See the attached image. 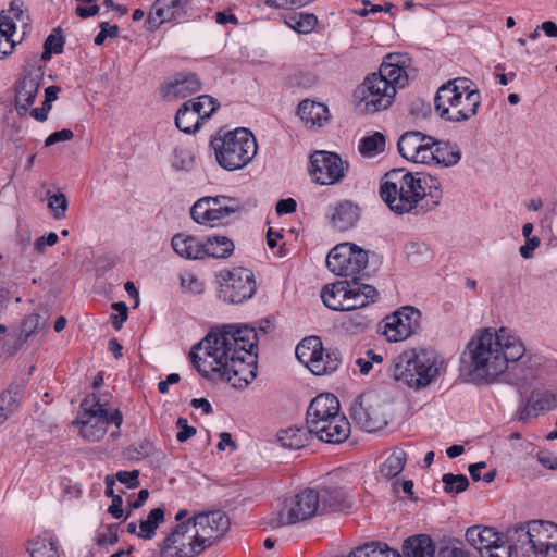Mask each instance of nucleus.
I'll list each match as a JSON object with an SVG mask.
<instances>
[{"instance_id": "obj_57", "label": "nucleus", "mask_w": 557, "mask_h": 557, "mask_svg": "<svg viewBox=\"0 0 557 557\" xmlns=\"http://www.w3.org/2000/svg\"><path fill=\"white\" fill-rule=\"evenodd\" d=\"M181 285L184 289L194 294H201L205 289L203 283L193 273H186L182 275Z\"/></svg>"}, {"instance_id": "obj_13", "label": "nucleus", "mask_w": 557, "mask_h": 557, "mask_svg": "<svg viewBox=\"0 0 557 557\" xmlns=\"http://www.w3.org/2000/svg\"><path fill=\"white\" fill-rule=\"evenodd\" d=\"M368 251L352 243H342L326 256L327 269L339 276L356 277L368 265Z\"/></svg>"}, {"instance_id": "obj_26", "label": "nucleus", "mask_w": 557, "mask_h": 557, "mask_svg": "<svg viewBox=\"0 0 557 557\" xmlns=\"http://www.w3.org/2000/svg\"><path fill=\"white\" fill-rule=\"evenodd\" d=\"M466 540L483 556L487 549L497 547V543L502 541V534L491 527L480 528L474 525L466 531Z\"/></svg>"}, {"instance_id": "obj_6", "label": "nucleus", "mask_w": 557, "mask_h": 557, "mask_svg": "<svg viewBox=\"0 0 557 557\" xmlns=\"http://www.w3.org/2000/svg\"><path fill=\"white\" fill-rule=\"evenodd\" d=\"M306 425L320 441L339 444L350 434V423L339 413V400L333 394L314 397L306 413Z\"/></svg>"}, {"instance_id": "obj_43", "label": "nucleus", "mask_w": 557, "mask_h": 557, "mask_svg": "<svg viewBox=\"0 0 557 557\" xmlns=\"http://www.w3.org/2000/svg\"><path fill=\"white\" fill-rule=\"evenodd\" d=\"M285 23L299 34H309L314 29L318 18L311 13L294 12L286 17Z\"/></svg>"}, {"instance_id": "obj_34", "label": "nucleus", "mask_w": 557, "mask_h": 557, "mask_svg": "<svg viewBox=\"0 0 557 557\" xmlns=\"http://www.w3.org/2000/svg\"><path fill=\"white\" fill-rule=\"evenodd\" d=\"M203 245V259H226L233 255L235 248L233 240L226 236H208Z\"/></svg>"}, {"instance_id": "obj_35", "label": "nucleus", "mask_w": 557, "mask_h": 557, "mask_svg": "<svg viewBox=\"0 0 557 557\" xmlns=\"http://www.w3.org/2000/svg\"><path fill=\"white\" fill-rule=\"evenodd\" d=\"M375 76H381L386 82L388 89L404 88L408 85L409 77L406 69L396 63L381 64L380 70L375 73Z\"/></svg>"}, {"instance_id": "obj_8", "label": "nucleus", "mask_w": 557, "mask_h": 557, "mask_svg": "<svg viewBox=\"0 0 557 557\" xmlns=\"http://www.w3.org/2000/svg\"><path fill=\"white\" fill-rule=\"evenodd\" d=\"M379 292L372 285L362 283L360 277L326 285L321 292L324 305L335 311H352L375 302Z\"/></svg>"}, {"instance_id": "obj_16", "label": "nucleus", "mask_w": 557, "mask_h": 557, "mask_svg": "<svg viewBox=\"0 0 557 557\" xmlns=\"http://www.w3.org/2000/svg\"><path fill=\"white\" fill-rule=\"evenodd\" d=\"M349 163L337 153L317 150L310 154L308 172L319 185H334L343 181Z\"/></svg>"}, {"instance_id": "obj_19", "label": "nucleus", "mask_w": 557, "mask_h": 557, "mask_svg": "<svg viewBox=\"0 0 557 557\" xmlns=\"http://www.w3.org/2000/svg\"><path fill=\"white\" fill-rule=\"evenodd\" d=\"M430 145H434V138L419 131L404 133L397 143V148L403 158L413 163L429 164L432 159Z\"/></svg>"}, {"instance_id": "obj_53", "label": "nucleus", "mask_w": 557, "mask_h": 557, "mask_svg": "<svg viewBox=\"0 0 557 557\" xmlns=\"http://www.w3.org/2000/svg\"><path fill=\"white\" fill-rule=\"evenodd\" d=\"M41 325V317L37 313L27 315L21 325V335H23V342H26L29 336L35 334Z\"/></svg>"}, {"instance_id": "obj_20", "label": "nucleus", "mask_w": 557, "mask_h": 557, "mask_svg": "<svg viewBox=\"0 0 557 557\" xmlns=\"http://www.w3.org/2000/svg\"><path fill=\"white\" fill-rule=\"evenodd\" d=\"M123 422V414L119 409L109 413L108 409H98V413L89 414V417L81 418L74 423L79 424L81 435L89 442L100 441L107 433L109 423L120 429Z\"/></svg>"}, {"instance_id": "obj_44", "label": "nucleus", "mask_w": 557, "mask_h": 557, "mask_svg": "<svg viewBox=\"0 0 557 557\" xmlns=\"http://www.w3.org/2000/svg\"><path fill=\"white\" fill-rule=\"evenodd\" d=\"M385 150V136L375 132L372 135L364 136L359 143V152L363 157H374Z\"/></svg>"}, {"instance_id": "obj_4", "label": "nucleus", "mask_w": 557, "mask_h": 557, "mask_svg": "<svg viewBox=\"0 0 557 557\" xmlns=\"http://www.w3.org/2000/svg\"><path fill=\"white\" fill-rule=\"evenodd\" d=\"M389 371L395 381L419 391L444 373L446 364L435 350L418 348L405 350L396 357Z\"/></svg>"}, {"instance_id": "obj_29", "label": "nucleus", "mask_w": 557, "mask_h": 557, "mask_svg": "<svg viewBox=\"0 0 557 557\" xmlns=\"http://www.w3.org/2000/svg\"><path fill=\"white\" fill-rule=\"evenodd\" d=\"M39 83L30 75L24 76L16 85L15 108L20 115L25 114L33 106L38 94Z\"/></svg>"}, {"instance_id": "obj_64", "label": "nucleus", "mask_w": 557, "mask_h": 557, "mask_svg": "<svg viewBox=\"0 0 557 557\" xmlns=\"http://www.w3.org/2000/svg\"><path fill=\"white\" fill-rule=\"evenodd\" d=\"M541 240L537 236L525 239V244L519 248V252L522 258L530 259L533 256V251L540 246Z\"/></svg>"}, {"instance_id": "obj_38", "label": "nucleus", "mask_w": 557, "mask_h": 557, "mask_svg": "<svg viewBox=\"0 0 557 557\" xmlns=\"http://www.w3.org/2000/svg\"><path fill=\"white\" fill-rule=\"evenodd\" d=\"M191 0H157L154 13L162 21L176 18L186 13Z\"/></svg>"}, {"instance_id": "obj_51", "label": "nucleus", "mask_w": 557, "mask_h": 557, "mask_svg": "<svg viewBox=\"0 0 557 557\" xmlns=\"http://www.w3.org/2000/svg\"><path fill=\"white\" fill-rule=\"evenodd\" d=\"M154 446L149 440H143L129 446L126 455L129 459H144L153 454Z\"/></svg>"}, {"instance_id": "obj_23", "label": "nucleus", "mask_w": 557, "mask_h": 557, "mask_svg": "<svg viewBox=\"0 0 557 557\" xmlns=\"http://www.w3.org/2000/svg\"><path fill=\"white\" fill-rule=\"evenodd\" d=\"M201 89V83L194 73H180L164 87V96L169 98H186Z\"/></svg>"}, {"instance_id": "obj_46", "label": "nucleus", "mask_w": 557, "mask_h": 557, "mask_svg": "<svg viewBox=\"0 0 557 557\" xmlns=\"http://www.w3.org/2000/svg\"><path fill=\"white\" fill-rule=\"evenodd\" d=\"M4 21L5 16L2 15L0 18V60L9 57L16 46V42L12 39L13 30L12 25H8Z\"/></svg>"}, {"instance_id": "obj_10", "label": "nucleus", "mask_w": 557, "mask_h": 557, "mask_svg": "<svg viewBox=\"0 0 557 557\" xmlns=\"http://www.w3.org/2000/svg\"><path fill=\"white\" fill-rule=\"evenodd\" d=\"M318 492L313 488L304 490L286 499L282 508L270 518L272 528H282L311 519L321 515Z\"/></svg>"}, {"instance_id": "obj_15", "label": "nucleus", "mask_w": 557, "mask_h": 557, "mask_svg": "<svg viewBox=\"0 0 557 557\" xmlns=\"http://www.w3.org/2000/svg\"><path fill=\"white\" fill-rule=\"evenodd\" d=\"M191 522L176 523L159 544L160 557H196L203 550Z\"/></svg>"}, {"instance_id": "obj_63", "label": "nucleus", "mask_w": 557, "mask_h": 557, "mask_svg": "<svg viewBox=\"0 0 557 557\" xmlns=\"http://www.w3.org/2000/svg\"><path fill=\"white\" fill-rule=\"evenodd\" d=\"M513 554L515 553L509 544L507 543V545H505L504 541L502 540L497 543V547L487 549L483 557H511Z\"/></svg>"}, {"instance_id": "obj_49", "label": "nucleus", "mask_w": 557, "mask_h": 557, "mask_svg": "<svg viewBox=\"0 0 557 557\" xmlns=\"http://www.w3.org/2000/svg\"><path fill=\"white\" fill-rule=\"evenodd\" d=\"M442 482L447 494H460L469 486V480L465 474L445 473L442 476Z\"/></svg>"}, {"instance_id": "obj_3", "label": "nucleus", "mask_w": 557, "mask_h": 557, "mask_svg": "<svg viewBox=\"0 0 557 557\" xmlns=\"http://www.w3.org/2000/svg\"><path fill=\"white\" fill-rule=\"evenodd\" d=\"M380 195L393 212L418 214L437 206L442 190L437 180L431 175L394 169L385 174Z\"/></svg>"}, {"instance_id": "obj_45", "label": "nucleus", "mask_w": 557, "mask_h": 557, "mask_svg": "<svg viewBox=\"0 0 557 557\" xmlns=\"http://www.w3.org/2000/svg\"><path fill=\"white\" fill-rule=\"evenodd\" d=\"M27 552L32 557H59L55 543L46 537H37L28 542Z\"/></svg>"}, {"instance_id": "obj_14", "label": "nucleus", "mask_w": 557, "mask_h": 557, "mask_svg": "<svg viewBox=\"0 0 557 557\" xmlns=\"http://www.w3.org/2000/svg\"><path fill=\"white\" fill-rule=\"evenodd\" d=\"M388 406L373 394H362L350 407L352 420L367 432H376L387 425Z\"/></svg>"}, {"instance_id": "obj_30", "label": "nucleus", "mask_w": 557, "mask_h": 557, "mask_svg": "<svg viewBox=\"0 0 557 557\" xmlns=\"http://www.w3.org/2000/svg\"><path fill=\"white\" fill-rule=\"evenodd\" d=\"M171 244L174 251L183 258L191 260L203 259V240L194 236L176 234L173 236Z\"/></svg>"}, {"instance_id": "obj_28", "label": "nucleus", "mask_w": 557, "mask_h": 557, "mask_svg": "<svg viewBox=\"0 0 557 557\" xmlns=\"http://www.w3.org/2000/svg\"><path fill=\"white\" fill-rule=\"evenodd\" d=\"M297 114L308 127H321L330 120L329 108L309 99L302 100L297 109Z\"/></svg>"}, {"instance_id": "obj_1", "label": "nucleus", "mask_w": 557, "mask_h": 557, "mask_svg": "<svg viewBox=\"0 0 557 557\" xmlns=\"http://www.w3.org/2000/svg\"><path fill=\"white\" fill-rule=\"evenodd\" d=\"M258 333L249 325L226 324L212 329L199 347L205 349V358L189 354L198 372L207 380L224 381L234 388L246 387L256 377L255 350Z\"/></svg>"}, {"instance_id": "obj_7", "label": "nucleus", "mask_w": 557, "mask_h": 557, "mask_svg": "<svg viewBox=\"0 0 557 557\" xmlns=\"http://www.w3.org/2000/svg\"><path fill=\"white\" fill-rule=\"evenodd\" d=\"M216 162L226 171L245 168L257 154L258 145L253 134L244 127L218 135L210 141Z\"/></svg>"}, {"instance_id": "obj_59", "label": "nucleus", "mask_w": 557, "mask_h": 557, "mask_svg": "<svg viewBox=\"0 0 557 557\" xmlns=\"http://www.w3.org/2000/svg\"><path fill=\"white\" fill-rule=\"evenodd\" d=\"M112 308L119 312V314L111 315L112 325L115 330H120L122 327L123 322L128 317V308L125 302H113Z\"/></svg>"}, {"instance_id": "obj_18", "label": "nucleus", "mask_w": 557, "mask_h": 557, "mask_svg": "<svg viewBox=\"0 0 557 557\" xmlns=\"http://www.w3.org/2000/svg\"><path fill=\"white\" fill-rule=\"evenodd\" d=\"M420 315V311L412 307L401 308L386 317L383 335L388 342H400L408 338L418 331Z\"/></svg>"}, {"instance_id": "obj_41", "label": "nucleus", "mask_w": 557, "mask_h": 557, "mask_svg": "<svg viewBox=\"0 0 557 557\" xmlns=\"http://www.w3.org/2000/svg\"><path fill=\"white\" fill-rule=\"evenodd\" d=\"M407 455L404 449L396 447L386 460L381 465L380 472L387 479L398 475L406 463Z\"/></svg>"}, {"instance_id": "obj_37", "label": "nucleus", "mask_w": 557, "mask_h": 557, "mask_svg": "<svg viewBox=\"0 0 557 557\" xmlns=\"http://www.w3.org/2000/svg\"><path fill=\"white\" fill-rule=\"evenodd\" d=\"M322 348V343L319 337L310 336L304 338L295 349L297 359L311 370L312 364L315 362L317 356Z\"/></svg>"}, {"instance_id": "obj_36", "label": "nucleus", "mask_w": 557, "mask_h": 557, "mask_svg": "<svg viewBox=\"0 0 557 557\" xmlns=\"http://www.w3.org/2000/svg\"><path fill=\"white\" fill-rule=\"evenodd\" d=\"M339 364L341 352L338 349L324 350L322 347L310 371L314 375H325L336 371Z\"/></svg>"}, {"instance_id": "obj_11", "label": "nucleus", "mask_w": 557, "mask_h": 557, "mask_svg": "<svg viewBox=\"0 0 557 557\" xmlns=\"http://www.w3.org/2000/svg\"><path fill=\"white\" fill-rule=\"evenodd\" d=\"M356 108L361 113L373 114L389 108L395 98V90L375 73L369 74L354 92Z\"/></svg>"}, {"instance_id": "obj_27", "label": "nucleus", "mask_w": 557, "mask_h": 557, "mask_svg": "<svg viewBox=\"0 0 557 557\" xmlns=\"http://www.w3.org/2000/svg\"><path fill=\"white\" fill-rule=\"evenodd\" d=\"M432 159L430 164H441L445 168L456 165L461 159V151L457 144L447 140H436L430 145Z\"/></svg>"}, {"instance_id": "obj_48", "label": "nucleus", "mask_w": 557, "mask_h": 557, "mask_svg": "<svg viewBox=\"0 0 557 557\" xmlns=\"http://www.w3.org/2000/svg\"><path fill=\"white\" fill-rule=\"evenodd\" d=\"M47 200L48 208L55 220L65 218L69 202L63 193L51 194L50 190H47Z\"/></svg>"}, {"instance_id": "obj_54", "label": "nucleus", "mask_w": 557, "mask_h": 557, "mask_svg": "<svg viewBox=\"0 0 557 557\" xmlns=\"http://www.w3.org/2000/svg\"><path fill=\"white\" fill-rule=\"evenodd\" d=\"M357 309L350 311L351 313L347 315L344 324L349 330L362 331L371 323V320L363 313L356 311Z\"/></svg>"}, {"instance_id": "obj_32", "label": "nucleus", "mask_w": 557, "mask_h": 557, "mask_svg": "<svg viewBox=\"0 0 557 557\" xmlns=\"http://www.w3.org/2000/svg\"><path fill=\"white\" fill-rule=\"evenodd\" d=\"M358 219V207L347 200L339 202L331 215L332 225L338 231L351 228Z\"/></svg>"}, {"instance_id": "obj_22", "label": "nucleus", "mask_w": 557, "mask_h": 557, "mask_svg": "<svg viewBox=\"0 0 557 557\" xmlns=\"http://www.w3.org/2000/svg\"><path fill=\"white\" fill-rule=\"evenodd\" d=\"M532 521L509 527L505 533L506 542L515 555L519 553L524 557H533Z\"/></svg>"}, {"instance_id": "obj_61", "label": "nucleus", "mask_w": 557, "mask_h": 557, "mask_svg": "<svg viewBox=\"0 0 557 557\" xmlns=\"http://www.w3.org/2000/svg\"><path fill=\"white\" fill-rule=\"evenodd\" d=\"M116 479L119 482L125 484L128 488H136L139 486V471L133 470V471H119L116 473Z\"/></svg>"}, {"instance_id": "obj_58", "label": "nucleus", "mask_w": 557, "mask_h": 557, "mask_svg": "<svg viewBox=\"0 0 557 557\" xmlns=\"http://www.w3.org/2000/svg\"><path fill=\"white\" fill-rule=\"evenodd\" d=\"M119 34L117 25H110L108 22H102L100 24V32L96 35L94 42L97 46H101L107 37L114 38Z\"/></svg>"}, {"instance_id": "obj_55", "label": "nucleus", "mask_w": 557, "mask_h": 557, "mask_svg": "<svg viewBox=\"0 0 557 557\" xmlns=\"http://www.w3.org/2000/svg\"><path fill=\"white\" fill-rule=\"evenodd\" d=\"M171 162L175 170H188L193 163V158L184 149L175 148Z\"/></svg>"}, {"instance_id": "obj_17", "label": "nucleus", "mask_w": 557, "mask_h": 557, "mask_svg": "<svg viewBox=\"0 0 557 557\" xmlns=\"http://www.w3.org/2000/svg\"><path fill=\"white\" fill-rule=\"evenodd\" d=\"M193 522L202 550L220 541L230 528L228 517L220 510L199 512L193 517Z\"/></svg>"}, {"instance_id": "obj_50", "label": "nucleus", "mask_w": 557, "mask_h": 557, "mask_svg": "<svg viewBox=\"0 0 557 557\" xmlns=\"http://www.w3.org/2000/svg\"><path fill=\"white\" fill-rule=\"evenodd\" d=\"M21 387L10 386L5 392L0 395V406L4 407L8 412L13 414L20 405Z\"/></svg>"}, {"instance_id": "obj_5", "label": "nucleus", "mask_w": 557, "mask_h": 557, "mask_svg": "<svg viewBox=\"0 0 557 557\" xmlns=\"http://www.w3.org/2000/svg\"><path fill=\"white\" fill-rule=\"evenodd\" d=\"M434 104L442 120L461 123L476 115L481 95L472 81L458 77L448 81L437 89Z\"/></svg>"}, {"instance_id": "obj_33", "label": "nucleus", "mask_w": 557, "mask_h": 557, "mask_svg": "<svg viewBox=\"0 0 557 557\" xmlns=\"http://www.w3.org/2000/svg\"><path fill=\"white\" fill-rule=\"evenodd\" d=\"M313 434L306 428H287L277 432V441L285 448L300 449L304 448Z\"/></svg>"}, {"instance_id": "obj_62", "label": "nucleus", "mask_w": 557, "mask_h": 557, "mask_svg": "<svg viewBox=\"0 0 557 557\" xmlns=\"http://www.w3.org/2000/svg\"><path fill=\"white\" fill-rule=\"evenodd\" d=\"M74 137V133L71 129L64 128L50 134L46 140L45 146L50 147L60 141H67Z\"/></svg>"}, {"instance_id": "obj_24", "label": "nucleus", "mask_w": 557, "mask_h": 557, "mask_svg": "<svg viewBox=\"0 0 557 557\" xmlns=\"http://www.w3.org/2000/svg\"><path fill=\"white\" fill-rule=\"evenodd\" d=\"M555 395L548 391H534L530 395L525 406L519 412V420L528 422L539 413L548 411L555 407Z\"/></svg>"}, {"instance_id": "obj_52", "label": "nucleus", "mask_w": 557, "mask_h": 557, "mask_svg": "<svg viewBox=\"0 0 557 557\" xmlns=\"http://www.w3.org/2000/svg\"><path fill=\"white\" fill-rule=\"evenodd\" d=\"M82 416L81 418L89 417V414L98 413V409H107L106 405L101 403L100 397L96 393L87 395L81 403Z\"/></svg>"}, {"instance_id": "obj_42", "label": "nucleus", "mask_w": 557, "mask_h": 557, "mask_svg": "<svg viewBox=\"0 0 557 557\" xmlns=\"http://www.w3.org/2000/svg\"><path fill=\"white\" fill-rule=\"evenodd\" d=\"M164 521V510L160 507L152 509L147 518L139 524L138 537L151 540L156 535L158 527Z\"/></svg>"}, {"instance_id": "obj_31", "label": "nucleus", "mask_w": 557, "mask_h": 557, "mask_svg": "<svg viewBox=\"0 0 557 557\" xmlns=\"http://www.w3.org/2000/svg\"><path fill=\"white\" fill-rule=\"evenodd\" d=\"M403 553L404 557H434L435 545L426 534L413 535L404 541Z\"/></svg>"}, {"instance_id": "obj_56", "label": "nucleus", "mask_w": 557, "mask_h": 557, "mask_svg": "<svg viewBox=\"0 0 557 557\" xmlns=\"http://www.w3.org/2000/svg\"><path fill=\"white\" fill-rule=\"evenodd\" d=\"M63 46L64 37L62 36L60 28L53 29L44 44V48L49 49L53 53H61L63 51Z\"/></svg>"}, {"instance_id": "obj_60", "label": "nucleus", "mask_w": 557, "mask_h": 557, "mask_svg": "<svg viewBox=\"0 0 557 557\" xmlns=\"http://www.w3.org/2000/svg\"><path fill=\"white\" fill-rule=\"evenodd\" d=\"M176 426L180 431L176 434V440L181 443L188 441L196 434V429L194 426H189L187 424V419L178 418L176 421Z\"/></svg>"}, {"instance_id": "obj_21", "label": "nucleus", "mask_w": 557, "mask_h": 557, "mask_svg": "<svg viewBox=\"0 0 557 557\" xmlns=\"http://www.w3.org/2000/svg\"><path fill=\"white\" fill-rule=\"evenodd\" d=\"M533 557H557V524L532 520Z\"/></svg>"}, {"instance_id": "obj_40", "label": "nucleus", "mask_w": 557, "mask_h": 557, "mask_svg": "<svg viewBox=\"0 0 557 557\" xmlns=\"http://www.w3.org/2000/svg\"><path fill=\"white\" fill-rule=\"evenodd\" d=\"M201 117L190 109V101H186L176 112L175 124L184 133L191 134L198 129Z\"/></svg>"}, {"instance_id": "obj_12", "label": "nucleus", "mask_w": 557, "mask_h": 557, "mask_svg": "<svg viewBox=\"0 0 557 557\" xmlns=\"http://www.w3.org/2000/svg\"><path fill=\"white\" fill-rule=\"evenodd\" d=\"M243 210L242 202L227 196H208L198 199L190 208V216L198 224L211 226L222 223L232 214Z\"/></svg>"}, {"instance_id": "obj_47", "label": "nucleus", "mask_w": 557, "mask_h": 557, "mask_svg": "<svg viewBox=\"0 0 557 557\" xmlns=\"http://www.w3.org/2000/svg\"><path fill=\"white\" fill-rule=\"evenodd\" d=\"M190 101V109L201 119L209 117L219 107V102L211 96L202 95Z\"/></svg>"}, {"instance_id": "obj_39", "label": "nucleus", "mask_w": 557, "mask_h": 557, "mask_svg": "<svg viewBox=\"0 0 557 557\" xmlns=\"http://www.w3.org/2000/svg\"><path fill=\"white\" fill-rule=\"evenodd\" d=\"M348 557H399V552L383 542H370L357 547Z\"/></svg>"}, {"instance_id": "obj_25", "label": "nucleus", "mask_w": 557, "mask_h": 557, "mask_svg": "<svg viewBox=\"0 0 557 557\" xmlns=\"http://www.w3.org/2000/svg\"><path fill=\"white\" fill-rule=\"evenodd\" d=\"M319 495L320 512L343 510L352 506L351 499L342 487H322L317 491Z\"/></svg>"}, {"instance_id": "obj_2", "label": "nucleus", "mask_w": 557, "mask_h": 557, "mask_svg": "<svg viewBox=\"0 0 557 557\" xmlns=\"http://www.w3.org/2000/svg\"><path fill=\"white\" fill-rule=\"evenodd\" d=\"M524 352L521 339L506 327L497 331L484 329L478 331L467 344L462 362L467 364L472 382L492 383Z\"/></svg>"}, {"instance_id": "obj_9", "label": "nucleus", "mask_w": 557, "mask_h": 557, "mask_svg": "<svg viewBox=\"0 0 557 557\" xmlns=\"http://www.w3.org/2000/svg\"><path fill=\"white\" fill-rule=\"evenodd\" d=\"M218 297L225 304L240 305L250 299L257 285L252 271L237 267L232 270H221L216 275Z\"/></svg>"}]
</instances>
